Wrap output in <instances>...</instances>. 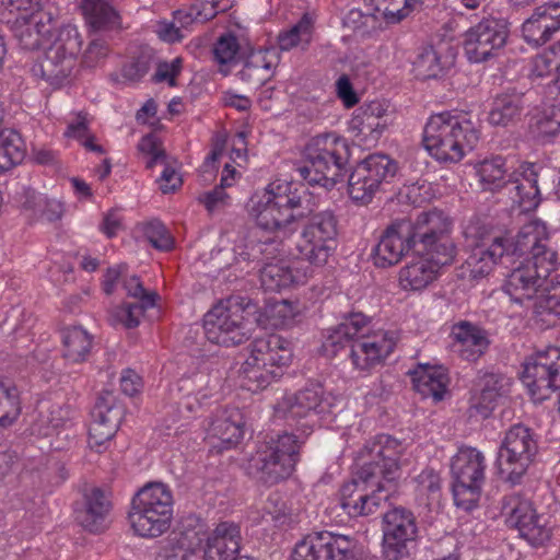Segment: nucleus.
Segmentation results:
<instances>
[{
	"label": "nucleus",
	"instance_id": "4c0bfd02",
	"mask_svg": "<svg viewBox=\"0 0 560 560\" xmlns=\"http://www.w3.org/2000/svg\"><path fill=\"white\" fill-rule=\"evenodd\" d=\"M515 190V200L523 210L529 211L535 209L539 202V189L537 186V173L535 165L532 163H522L512 174L509 180Z\"/></svg>",
	"mask_w": 560,
	"mask_h": 560
},
{
	"label": "nucleus",
	"instance_id": "f3484780",
	"mask_svg": "<svg viewBox=\"0 0 560 560\" xmlns=\"http://www.w3.org/2000/svg\"><path fill=\"white\" fill-rule=\"evenodd\" d=\"M302 443L294 434L284 433L260 447L253 458L260 478L270 483L289 478L300 460Z\"/></svg>",
	"mask_w": 560,
	"mask_h": 560
},
{
	"label": "nucleus",
	"instance_id": "a211bd4d",
	"mask_svg": "<svg viewBox=\"0 0 560 560\" xmlns=\"http://www.w3.org/2000/svg\"><path fill=\"white\" fill-rule=\"evenodd\" d=\"M340 397L319 382H308L295 393L283 395L277 402L276 415L287 420H296L313 415L330 412Z\"/></svg>",
	"mask_w": 560,
	"mask_h": 560
},
{
	"label": "nucleus",
	"instance_id": "09e8293b",
	"mask_svg": "<svg viewBox=\"0 0 560 560\" xmlns=\"http://www.w3.org/2000/svg\"><path fill=\"white\" fill-rule=\"evenodd\" d=\"M313 20L306 13L289 30L282 31L278 35V45L281 50L288 51L301 46L305 48L312 40Z\"/></svg>",
	"mask_w": 560,
	"mask_h": 560
},
{
	"label": "nucleus",
	"instance_id": "5701e85b",
	"mask_svg": "<svg viewBox=\"0 0 560 560\" xmlns=\"http://www.w3.org/2000/svg\"><path fill=\"white\" fill-rule=\"evenodd\" d=\"M471 254L462 267V275L471 280H480L488 277L497 265L512 264V252L514 247V236L508 235L493 236L490 242L485 237L480 238Z\"/></svg>",
	"mask_w": 560,
	"mask_h": 560
},
{
	"label": "nucleus",
	"instance_id": "3c124183",
	"mask_svg": "<svg viewBox=\"0 0 560 560\" xmlns=\"http://www.w3.org/2000/svg\"><path fill=\"white\" fill-rule=\"evenodd\" d=\"M21 412V402L18 388L0 381V425L8 427L16 420Z\"/></svg>",
	"mask_w": 560,
	"mask_h": 560
},
{
	"label": "nucleus",
	"instance_id": "e433bc0d",
	"mask_svg": "<svg viewBox=\"0 0 560 560\" xmlns=\"http://www.w3.org/2000/svg\"><path fill=\"white\" fill-rule=\"evenodd\" d=\"M415 389L423 397L441 400L446 393L448 375L441 365L419 364L411 372Z\"/></svg>",
	"mask_w": 560,
	"mask_h": 560
},
{
	"label": "nucleus",
	"instance_id": "bf43d9fd",
	"mask_svg": "<svg viewBox=\"0 0 560 560\" xmlns=\"http://www.w3.org/2000/svg\"><path fill=\"white\" fill-rule=\"evenodd\" d=\"M342 334L350 340L351 345L354 343L358 339L366 337L368 334V325L369 319L362 313H353L349 317L345 318L342 323L339 324Z\"/></svg>",
	"mask_w": 560,
	"mask_h": 560
},
{
	"label": "nucleus",
	"instance_id": "69168bd1",
	"mask_svg": "<svg viewBox=\"0 0 560 560\" xmlns=\"http://www.w3.org/2000/svg\"><path fill=\"white\" fill-rule=\"evenodd\" d=\"M198 201L205 206L209 213H213L229 205V195L222 187H215L198 196Z\"/></svg>",
	"mask_w": 560,
	"mask_h": 560
},
{
	"label": "nucleus",
	"instance_id": "f8f14e48",
	"mask_svg": "<svg viewBox=\"0 0 560 560\" xmlns=\"http://www.w3.org/2000/svg\"><path fill=\"white\" fill-rule=\"evenodd\" d=\"M522 382L536 402L555 395L560 412V348L548 347L529 357L524 363Z\"/></svg>",
	"mask_w": 560,
	"mask_h": 560
},
{
	"label": "nucleus",
	"instance_id": "aec40b11",
	"mask_svg": "<svg viewBox=\"0 0 560 560\" xmlns=\"http://www.w3.org/2000/svg\"><path fill=\"white\" fill-rule=\"evenodd\" d=\"M418 536V526L410 510L398 506L383 516V556L386 560H401L409 556V545Z\"/></svg>",
	"mask_w": 560,
	"mask_h": 560
},
{
	"label": "nucleus",
	"instance_id": "393cba45",
	"mask_svg": "<svg viewBox=\"0 0 560 560\" xmlns=\"http://www.w3.org/2000/svg\"><path fill=\"white\" fill-rule=\"evenodd\" d=\"M244 427L245 419L240 408H219L209 420L205 441L211 452L231 450L244 438Z\"/></svg>",
	"mask_w": 560,
	"mask_h": 560
},
{
	"label": "nucleus",
	"instance_id": "f257e3e1",
	"mask_svg": "<svg viewBox=\"0 0 560 560\" xmlns=\"http://www.w3.org/2000/svg\"><path fill=\"white\" fill-rule=\"evenodd\" d=\"M402 444L386 434L369 441L358 455V470L341 490V508L351 516H366L377 511L388 497L387 485L399 477Z\"/></svg>",
	"mask_w": 560,
	"mask_h": 560
},
{
	"label": "nucleus",
	"instance_id": "e2e57ef3",
	"mask_svg": "<svg viewBox=\"0 0 560 560\" xmlns=\"http://www.w3.org/2000/svg\"><path fill=\"white\" fill-rule=\"evenodd\" d=\"M264 509L267 514H269L271 518L279 524H284L292 514L287 501L279 493H271L268 497Z\"/></svg>",
	"mask_w": 560,
	"mask_h": 560
},
{
	"label": "nucleus",
	"instance_id": "338daca9",
	"mask_svg": "<svg viewBox=\"0 0 560 560\" xmlns=\"http://www.w3.org/2000/svg\"><path fill=\"white\" fill-rule=\"evenodd\" d=\"M89 132L88 115L83 112H78L72 114V118L68 121L63 135L68 139H74L80 142Z\"/></svg>",
	"mask_w": 560,
	"mask_h": 560
},
{
	"label": "nucleus",
	"instance_id": "864d4df0",
	"mask_svg": "<svg viewBox=\"0 0 560 560\" xmlns=\"http://www.w3.org/2000/svg\"><path fill=\"white\" fill-rule=\"evenodd\" d=\"M74 410L69 406L51 405L46 415H42L40 423L43 425L44 435H49L54 430L60 428H69L74 418Z\"/></svg>",
	"mask_w": 560,
	"mask_h": 560
},
{
	"label": "nucleus",
	"instance_id": "c85d7f7f",
	"mask_svg": "<svg viewBox=\"0 0 560 560\" xmlns=\"http://www.w3.org/2000/svg\"><path fill=\"white\" fill-rule=\"evenodd\" d=\"M124 288L129 296L138 299V303H124L115 307L110 313V320L114 325H122L126 328H135L140 324V318L145 310L153 307L156 294L145 291L139 278L131 276L124 282Z\"/></svg>",
	"mask_w": 560,
	"mask_h": 560
},
{
	"label": "nucleus",
	"instance_id": "b1692460",
	"mask_svg": "<svg viewBox=\"0 0 560 560\" xmlns=\"http://www.w3.org/2000/svg\"><path fill=\"white\" fill-rule=\"evenodd\" d=\"M502 514L509 526L516 528L532 545H542L550 538V529L546 527L544 517L536 513L533 503L518 493L505 495L502 502Z\"/></svg>",
	"mask_w": 560,
	"mask_h": 560
},
{
	"label": "nucleus",
	"instance_id": "8fccbe9b",
	"mask_svg": "<svg viewBox=\"0 0 560 560\" xmlns=\"http://www.w3.org/2000/svg\"><path fill=\"white\" fill-rule=\"evenodd\" d=\"M532 131L542 142H549L560 133V104L544 108L534 117Z\"/></svg>",
	"mask_w": 560,
	"mask_h": 560
},
{
	"label": "nucleus",
	"instance_id": "a878e982",
	"mask_svg": "<svg viewBox=\"0 0 560 560\" xmlns=\"http://www.w3.org/2000/svg\"><path fill=\"white\" fill-rule=\"evenodd\" d=\"M121 415V408L115 404L112 394L103 395L97 399L89 427L88 443L91 450L103 453L108 448L118 430Z\"/></svg>",
	"mask_w": 560,
	"mask_h": 560
},
{
	"label": "nucleus",
	"instance_id": "a18cd8bd",
	"mask_svg": "<svg viewBox=\"0 0 560 560\" xmlns=\"http://www.w3.org/2000/svg\"><path fill=\"white\" fill-rule=\"evenodd\" d=\"M63 357L73 363L84 361L92 348V336L81 327L62 330Z\"/></svg>",
	"mask_w": 560,
	"mask_h": 560
},
{
	"label": "nucleus",
	"instance_id": "2eb2a0df",
	"mask_svg": "<svg viewBox=\"0 0 560 560\" xmlns=\"http://www.w3.org/2000/svg\"><path fill=\"white\" fill-rule=\"evenodd\" d=\"M337 219L331 211H322L311 217L304 225L296 249L311 266H323L337 246Z\"/></svg>",
	"mask_w": 560,
	"mask_h": 560
},
{
	"label": "nucleus",
	"instance_id": "ea45409f",
	"mask_svg": "<svg viewBox=\"0 0 560 560\" xmlns=\"http://www.w3.org/2000/svg\"><path fill=\"white\" fill-rule=\"evenodd\" d=\"M452 65L453 56L429 46L417 54L412 67L417 78L428 80L441 77Z\"/></svg>",
	"mask_w": 560,
	"mask_h": 560
},
{
	"label": "nucleus",
	"instance_id": "c756f323",
	"mask_svg": "<svg viewBox=\"0 0 560 560\" xmlns=\"http://www.w3.org/2000/svg\"><path fill=\"white\" fill-rule=\"evenodd\" d=\"M311 266L287 260L267 262L260 270V282L266 291H280L292 284H303L313 276Z\"/></svg>",
	"mask_w": 560,
	"mask_h": 560
},
{
	"label": "nucleus",
	"instance_id": "9b49d317",
	"mask_svg": "<svg viewBox=\"0 0 560 560\" xmlns=\"http://www.w3.org/2000/svg\"><path fill=\"white\" fill-rule=\"evenodd\" d=\"M444 212L431 210L420 213L416 221L398 220L390 224L382 235L373 252V261L376 267L388 268L396 265L405 253L417 248L419 241L418 228L424 221L433 218L443 219Z\"/></svg>",
	"mask_w": 560,
	"mask_h": 560
},
{
	"label": "nucleus",
	"instance_id": "4be33fe9",
	"mask_svg": "<svg viewBox=\"0 0 560 560\" xmlns=\"http://www.w3.org/2000/svg\"><path fill=\"white\" fill-rule=\"evenodd\" d=\"M355 541L346 535L331 532L312 533L300 540L291 560H351Z\"/></svg>",
	"mask_w": 560,
	"mask_h": 560
},
{
	"label": "nucleus",
	"instance_id": "c03bdc74",
	"mask_svg": "<svg viewBox=\"0 0 560 560\" xmlns=\"http://www.w3.org/2000/svg\"><path fill=\"white\" fill-rule=\"evenodd\" d=\"M304 310L305 306L299 301L280 300L268 304L264 315L270 327L288 328L299 320Z\"/></svg>",
	"mask_w": 560,
	"mask_h": 560
},
{
	"label": "nucleus",
	"instance_id": "4468645a",
	"mask_svg": "<svg viewBox=\"0 0 560 560\" xmlns=\"http://www.w3.org/2000/svg\"><path fill=\"white\" fill-rule=\"evenodd\" d=\"M537 447V441L529 428L523 424L511 427L498 454L501 477L513 485L518 483L533 462Z\"/></svg>",
	"mask_w": 560,
	"mask_h": 560
},
{
	"label": "nucleus",
	"instance_id": "9d476101",
	"mask_svg": "<svg viewBox=\"0 0 560 560\" xmlns=\"http://www.w3.org/2000/svg\"><path fill=\"white\" fill-rule=\"evenodd\" d=\"M486 459L475 447H462L452 459V492L454 503L464 511L474 510L480 500L485 482Z\"/></svg>",
	"mask_w": 560,
	"mask_h": 560
},
{
	"label": "nucleus",
	"instance_id": "603ef678",
	"mask_svg": "<svg viewBox=\"0 0 560 560\" xmlns=\"http://www.w3.org/2000/svg\"><path fill=\"white\" fill-rule=\"evenodd\" d=\"M539 292V299L535 302L539 313H548L560 316V273L546 280Z\"/></svg>",
	"mask_w": 560,
	"mask_h": 560
},
{
	"label": "nucleus",
	"instance_id": "423d86ee",
	"mask_svg": "<svg viewBox=\"0 0 560 560\" xmlns=\"http://www.w3.org/2000/svg\"><path fill=\"white\" fill-rule=\"evenodd\" d=\"M55 16L48 0H0V20L25 49L38 48L50 37Z\"/></svg>",
	"mask_w": 560,
	"mask_h": 560
},
{
	"label": "nucleus",
	"instance_id": "6e6d98bb",
	"mask_svg": "<svg viewBox=\"0 0 560 560\" xmlns=\"http://www.w3.org/2000/svg\"><path fill=\"white\" fill-rule=\"evenodd\" d=\"M559 61V51L556 43L548 50H545L533 59L529 77L535 80L551 75L553 70L558 71Z\"/></svg>",
	"mask_w": 560,
	"mask_h": 560
},
{
	"label": "nucleus",
	"instance_id": "6ab92c4d",
	"mask_svg": "<svg viewBox=\"0 0 560 560\" xmlns=\"http://www.w3.org/2000/svg\"><path fill=\"white\" fill-rule=\"evenodd\" d=\"M397 172L394 160L384 154H372L360 162L349 176L348 190L355 201L369 202L383 183Z\"/></svg>",
	"mask_w": 560,
	"mask_h": 560
},
{
	"label": "nucleus",
	"instance_id": "774afa93",
	"mask_svg": "<svg viewBox=\"0 0 560 560\" xmlns=\"http://www.w3.org/2000/svg\"><path fill=\"white\" fill-rule=\"evenodd\" d=\"M182 58L176 57L172 61L159 63L154 73L155 82H166L170 86L175 85V79L182 70Z\"/></svg>",
	"mask_w": 560,
	"mask_h": 560
},
{
	"label": "nucleus",
	"instance_id": "680f3d73",
	"mask_svg": "<svg viewBox=\"0 0 560 560\" xmlns=\"http://www.w3.org/2000/svg\"><path fill=\"white\" fill-rule=\"evenodd\" d=\"M138 148L142 153L150 156V159L147 163L148 167L151 168L159 163H165V160H166L165 151L161 147V143L155 136L148 135V136L143 137L138 144Z\"/></svg>",
	"mask_w": 560,
	"mask_h": 560
},
{
	"label": "nucleus",
	"instance_id": "f704fd0d",
	"mask_svg": "<svg viewBox=\"0 0 560 560\" xmlns=\"http://www.w3.org/2000/svg\"><path fill=\"white\" fill-rule=\"evenodd\" d=\"M254 353L259 355L269 369L278 370L291 364L293 348L289 340L278 335H270L264 338H256L252 343Z\"/></svg>",
	"mask_w": 560,
	"mask_h": 560
},
{
	"label": "nucleus",
	"instance_id": "412c9836",
	"mask_svg": "<svg viewBox=\"0 0 560 560\" xmlns=\"http://www.w3.org/2000/svg\"><path fill=\"white\" fill-rule=\"evenodd\" d=\"M508 34V25L503 20L483 19L464 33L465 55L470 62L486 61L505 45Z\"/></svg>",
	"mask_w": 560,
	"mask_h": 560
},
{
	"label": "nucleus",
	"instance_id": "49530a36",
	"mask_svg": "<svg viewBox=\"0 0 560 560\" xmlns=\"http://www.w3.org/2000/svg\"><path fill=\"white\" fill-rule=\"evenodd\" d=\"M479 178L480 186L483 190H498L503 187L505 182V161L501 156L483 160L475 167Z\"/></svg>",
	"mask_w": 560,
	"mask_h": 560
},
{
	"label": "nucleus",
	"instance_id": "37998d69",
	"mask_svg": "<svg viewBox=\"0 0 560 560\" xmlns=\"http://www.w3.org/2000/svg\"><path fill=\"white\" fill-rule=\"evenodd\" d=\"M276 250V244L269 240L261 241L255 234L238 235L233 252L235 259L243 261H261Z\"/></svg>",
	"mask_w": 560,
	"mask_h": 560
},
{
	"label": "nucleus",
	"instance_id": "dca6fc26",
	"mask_svg": "<svg viewBox=\"0 0 560 560\" xmlns=\"http://www.w3.org/2000/svg\"><path fill=\"white\" fill-rule=\"evenodd\" d=\"M302 443L294 434L284 433L260 447L253 458L260 478L270 483L289 478L300 460Z\"/></svg>",
	"mask_w": 560,
	"mask_h": 560
},
{
	"label": "nucleus",
	"instance_id": "5fc2aeb1",
	"mask_svg": "<svg viewBox=\"0 0 560 560\" xmlns=\"http://www.w3.org/2000/svg\"><path fill=\"white\" fill-rule=\"evenodd\" d=\"M389 23H398L421 4V0H374Z\"/></svg>",
	"mask_w": 560,
	"mask_h": 560
},
{
	"label": "nucleus",
	"instance_id": "cd10ccee",
	"mask_svg": "<svg viewBox=\"0 0 560 560\" xmlns=\"http://www.w3.org/2000/svg\"><path fill=\"white\" fill-rule=\"evenodd\" d=\"M395 345L393 334L385 330H377L358 339L350 350L353 368L360 372L370 371L393 352Z\"/></svg>",
	"mask_w": 560,
	"mask_h": 560
},
{
	"label": "nucleus",
	"instance_id": "39448f33",
	"mask_svg": "<svg viewBox=\"0 0 560 560\" xmlns=\"http://www.w3.org/2000/svg\"><path fill=\"white\" fill-rule=\"evenodd\" d=\"M305 198L306 194H300L294 183L278 178L252 197L249 213L260 229L285 236L304 215L301 209Z\"/></svg>",
	"mask_w": 560,
	"mask_h": 560
},
{
	"label": "nucleus",
	"instance_id": "7c9ffc66",
	"mask_svg": "<svg viewBox=\"0 0 560 560\" xmlns=\"http://www.w3.org/2000/svg\"><path fill=\"white\" fill-rule=\"evenodd\" d=\"M559 28L560 7L549 2L534 10L533 14L523 23L522 34L528 44L540 46L548 42Z\"/></svg>",
	"mask_w": 560,
	"mask_h": 560
},
{
	"label": "nucleus",
	"instance_id": "4d7b16f0",
	"mask_svg": "<svg viewBox=\"0 0 560 560\" xmlns=\"http://www.w3.org/2000/svg\"><path fill=\"white\" fill-rule=\"evenodd\" d=\"M142 231L144 237L154 248L159 250L173 248L174 240L162 222L158 220L150 221L143 225Z\"/></svg>",
	"mask_w": 560,
	"mask_h": 560
},
{
	"label": "nucleus",
	"instance_id": "de8ad7c7",
	"mask_svg": "<svg viewBox=\"0 0 560 560\" xmlns=\"http://www.w3.org/2000/svg\"><path fill=\"white\" fill-rule=\"evenodd\" d=\"M522 112V100L517 95H500L491 106L488 120L493 126H508L515 121Z\"/></svg>",
	"mask_w": 560,
	"mask_h": 560
},
{
	"label": "nucleus",
	"instance_id": "7ed1b4c3",
	"mask_svg": "<svg viewBox=\"0 0 560 560\" xmlns=\"http://www.w3.org/2000/svg\"><path fill=\"white\" fill-rule=\"evenodd\" d=\"M452 220H427L418 228L416 257L399 270V284L405 291H421L434 282L442 268L454 262L457 248L451 237Z\"/></svg>",
	"mask_w": 560,
	"mask_h": 560
},
{
	"label": "nucleus",
	"instance_id": "72a5a7b5",
	"mask_svg": "<svg viewBox=\"0 0 560 560\" xmlns=\"http://www.w3.org/2000/svg\"><path fill=\"white\" fill-rule=\"evenodd\" d=\"M512 380L501 374L490 373L481 377L480 392L474 398L471 408L482 417L488 418L498 402L510 393Z\"/></svg>",
	"mask_w": 560,
	"mask_h": 560
},
{
	"label": "nucleus",
	"instance_id": "052dcab7",
	"mask_svg": "<svg viewBox=\"0 0 560 560\" xmlns=\"http://www.w3.org/2000/svg\"><path fill=\"white\" fill-rule=\"evenodd\" d=\"M238 42L234 35H223L218 39V42L214 45V59L220 65H230L235 60L236 55L238 52Z\"/></svg>",
	"mask_w": 560,
	"mask_h": 560
},
{
	"label": "nucleus",
	"instance_id": "ddd939ff",
	"mask_svg": "<svg viewBox=\"0 0 560 560\" xmlns=\"http://www.w3.org/2000/svg\"><path fill=\"white\" fill-rule=\"evenodd\" d=\"M245 308L234 300L228 299L215 304L203 319L207 339L211 343L233 347L246 341L250 329L244 316Z\"/></svg>",
	"mask_w": 560,
	"mask_h": 560
},
{
	"label": "nucleus",
	"instance_id": "79ce46f5",
	"mask_svg": "<svg viewBox=\"0 0 560 560\" xmlns=\"http://www.w3.org/2000/svg\"><path fill=\"white\" fill-rule=\"evenodd\" d=\"M25 156V143L21 135L0 126V174L20 164Z\"/></svg>",
	"mask_w": 560,
	"mask_h": 560
},
{
	"label": "nucleus",
	"instance_id": "0eeeda50",
	"mask_svg": "<svg viewBox=\"0 0 560 560\" xmlns=\"http://www.w3.org/2000/svg\"><path fill=\"white\" fill-rule=\"evenodd\" d=\"M346 143L328 133L312 138L304 151V160L295 168L299 177L311 186L332 188L342 176Z\"/></svg>",
	"mask_w": 560,
	"mask_h": 560
},
{
	"label": "nucleus",
	"instance_id": "bb28decb",
	"mask_svg": "<svg viewBox=\"0 0 560 560\" xmlns=\"http://www.w3.org/2000/svg\"><path fill=\"white\" fill-rule=\"evenodd\" d=\"M387 126L386 108L382 103L373 101L353 112L349 131L359 145L370 149L377 144Z\"/></svg>",
	"mask_w": 560,
	"mask_h": 560
},
{
	"label": "nucleus",
	"instance_id": "0e129e2a",
	"mask_svg": "<svg viewBox=\"0 0 560 560\" xmlns=\"http://www.w3.org/2000/svg\"><path fill=\"white\" fill-rule=\"evenodd\" d=\"M417 490L420 495L433 497L440 492L441 478L433 469L422 470L416 478Z\"/></svg>",
	"mask_w": 560,
	"mask_h": 560
},
{
	"label": "nucleus",
	"instance_id": "c9c22d12",
	"mask_svg": "<svg viewBox=\"0 0 560 560\" xmlns=\"http://www.w3.org/2000/svg\"><path fill=\"white\" fill-rule=\"evenodd\" d=\"M280 376L281 372L269 369L262 359L254 353V349L252 347L249 354L242 363L238 371L241 386L249 392L265 389Z\"/></svg>",
	"mask_w": 560,
	"mask_h": 560
},
{
	"label": "nucleus",
	"instance_id": "20e7f679",
	"mask_svg": "<svg viewBox=\"0 0 560 560\" xmlns=\"http://www.w3.org/2000/svg\"><path fill=\"white\" fill-rule=\"evenodd\" d=\"M480 139L477 121L464 112L430 116L423 129V147L439 162L458 163Z\"/></svg>",
	"mask_w": 560,
	"mask_h": 560
},
{
	"label": "nucleus",
	"instance_id": "a19ab883",
	"mask_svg": "<svg viewBox=\"0 0 560 560\" xmlns=\"http://www.w3.org/2000/svg\"><path fill=\"white\" fill-rule=\"evenodd\" d=\"M109 501L100 489H92L85 495V506L77 513L78 522L90 532L101 529V521L109 511Z\"/></svg>",
	"mask_w": 560,
	"mask_h": 560
},
{
	"label": "nucleus",
	"instance_id": "6e6552de",
	"mask_svg": "<svg viewBox=\"0 0 560 560\" xmlns=\"http://www.w3.org/2000/svg\"><path fill=\"white\" fill-rule=\"evenodd\" d=\"M174 498L170 487L163 482H150L132 499L129 521L135 533L141 537H158L165 533L173 517Z\"/></svg>",
	"mask_w": 560,
	"mask_h": 560
},
{
	"label": "nucleus",
	"instance_id": "473e14b6",
	"mask_svg": "<svg viewBox=\"0 0 560 560\" xmlns=\"http://www.w3.org/2000/svg\"><path fill=\"white\" fill-rule=\"evenodd\" d=\"M454 346L459 355L467 361H476L489 347L487 331L469 322L455 324L451 332Z\"/></svg>",
	"mask_w": 560,
	"mask_h": 560
},
{
	"label": "nucleus",
	"instance_id": "f03ea898",
	"mask_svg": "<svg viewBox=\"0 0 560 560\" xmlns=\"http://www.w3.org/2000/svg\"><path fill=\"white\" fill-rule=\"evenodd\" d=\"M512 260L526 255L524 261L506 277L502 287L511 302L524 305L539 299L547 278L558 265L557 248L552 243V231L546 222L534 219L524 224L514 235Z\"/></svg>",
	"mask_w": 560,
	"mask_h": 560
},
{
	"label": "nucleus",
	"instance_id": "2f4dec72",
	"mask_svg": "<svg viewBox=\"0 0 560 560\" xmlns=\"http://www.w3.org/2000/svg\"><path fill=\"white\" fill-rule=\"evenodd\" d=\"M241 548L240 526L222 522L208 536L203 546V560H233Z\"/></svg>",
	"mask_w": 560,
	"mask_h": 560
},
{
	"label": "nucleus",
	"instance_id": "58836bf2",
	"mask_svg": "<svg viewBox=\"0 0 560 560\" xmlns=\"http://www.w3.org/2000/svg\"><path fill=\"white\" fill-rule=\"evenodd\" d=\"M81 8L93 31H113L121 26V18L108 0H83Z\"/></svg>",
	"mask_w": 560,
	"mask_h": 560
},
{
	"label": "nucleus",
	"instance_id": "13d9d810",
	"mask_svg": "<svg viewBox=\"0 0 560 560\" xmlns=\"http://www.w3.org/2000/svg\"><path fill=\"white\" fill-rule=\"evenodd\" d=\"M200 542V538L196 544L187 542V538H184L176 546L165 547L159 560H199Z\"/></svg>",
	"mask_w": 560,
	"mask_h": 560
},
{
	"label": "nucleus",
	"instance_id": "1a4fd4ad",
	"mask_svg": "<svg viewBox=\"0 0 560 560\" xmlns=\"http://www.w3.org/2000/svg\"><path fill=\"white\" fill-rule=\"evenodd\" d=\"M81 44V36L75 27H62L43 58L33 66V74L54 89L69 85L78 71L77 56Z\"/></svg>",
	"mask_w": 560,
	"mask_h": 560
}]
</instances>
